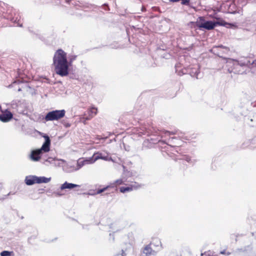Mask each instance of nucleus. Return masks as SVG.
I'll use <instances>...</instances> for the list:
<instances>
[{
	"label": "nucleus",
	"instance_id": "37",
	"mask_svg": "<svg viewBox=\"0 0 256 256\" xmlns=\"http://www.w3.org/2000/svg\"><path fill=\"white\" fill-rule=\"evenodd\" d=\"M36 36H38L39 38H41L40 36H39L38 34H36Z\"/></svg>",
	"mask_w": 256,
	"mask_h": 256
},
{
	"label": "nucleus",
	"instance_id": "33",
	"mask_svg": "<svg viewBox=\"0 0 256 256\" xmlns=\"http://www.w3.org/2000/svg\"><path fill=\"white\" fill-rule=\"evenodd\" d=\"M72 0H65L66 2L68 4H69L70 2Z\"/></svg>",
	"mask_w": 256,
	"mask_h": 256
},
{
	"label": "nucleus",
	"instance_id": "43",
	"mask_svg": "<svg viewBox=\"0 0 256 256\" xmlns=\"http://www.w3.org/2000/svg\"><path fill=\"white\" fill-rule=\"evenodd\" d=\"M10 193L8 194L7 195H6V198L8 196L10 195Z\"/></svg>",
	"mask_w": 256,
	"mask_h": 256
},
{
	"label": "nucleus",
	"instance_id": "29",
	"mask_svg": "<svg viewBox=\"0 0 256 256\" xmlns=\"http://www.w3.org/2000/svg\"><path fill=\"white\" fill-rule=\"evenodd\" d=\"M200 256H210L209 254H207L206 252L202 253Z\"/></svg>",
	"mask_w": 256,
	"mask_h": 256
},
{
	"label": "nucleus",
	"instance_id": "18",
	"mask_svg": "<svg viewBox=\"0 0 256 256\" xmlns=\"http://www.w3.org/2000/svg\"><path fill=\"white\" fill-rule=\"evenodd\" d=\"M92 160L93 163H94L96 160L98 159H102L104 160H108V156H104L102 153L97 152L94 154L92 156Z\"/></svg>",
	"mask_w": 256,
	"mask_h": 256
},
{
	"label": "nucleus",
	"instance_id": "6",
	"mask_svg": "<svg viewBox=\"0 0 256 256\" xmlns=\"http://www.w3.org/2000/svg\"><path fill=\"white\" fill-rule=\"evenodd\" d=\"M176 72L180 76H182L186 74H190L192 77L198 78V75L200 74V67L198 65H194L184 67L181 68L180 64H177L175 66Z\"/></svg>",
	"mask_w": 256,
	"mask_h": 256
},
{
	"label": "nucleus",
	"instance_id": "13",
	"mask_svg": "<svg viewBox=\"0 0 256 256\" xmlns=\"http://www.w3.org/2000/svg\"><path fill=\"white\" fill-rule=\"evenodd\" d=\"M219 48H223L226 50L228 51L229 48L228 47L224 46L222 44H220L218 46H214L212 49L210 50V52L218 56L219 57H222V54H223V52L222 51H220L218 50Z\"/></svg>",
	"mask_w": 256,
	"mask_h": 256
},
{
	"label": "nucleus",
	"instance_id": "14",
	"mask_svg": "<svg viewBox=\"0 0 256 256\" xmlns=\"http://www.w3.org/2000/svg\"><path fill=\"white\" fill-rule=\"evenodd\" d=\"M140 185L137 184L136 182H134V184H132L128 186H121L120 188V191L122 193H124L126 192H130L133 190H136L138 188H140Z\"/></svg>",
	"mask_w": 256,
	"mask_h": 256
},
{
	"label": "nucleus",
	"instance_id": "42",
	"mask_svg": "<svg viewBox=\"0 0 256 256\" xmlns=\"http://www.w3.org/2000/svg\"><path fill=\"white\" fill-rule=\"evenodd\" d=\"M112 140H110V142H109V143H110V142H112Z\"/></svg>",
	"mask_w": 256,
	"mask_h": 256
},
{
	"label": "nucleus",
	"instance_id": "32",
	"mask_svg": "<svg viewBox=\"0 0 256 256\" xmlns=\"http://www.w3.org/2000/svg\"><path fill=\"white\" fill-rule=\"evenodd\" d=\"M122 256H126V254H125V252H124L123 250H122Z\"/></svg>",
	"mask_w": 256,
	"mask_h": 256
},
{
	"label": "nucleus",
	"instance_id": "17",
	"mask_svg": "<svg viewBox=\"0 0 256 256\" xmlns=\"http://www.w3.org/2000/svg\"><path fill=\"white\" fill-rule=\"evenodd\" d=\"M36 176L34 175H29L26 176L24 180L26 184L28 186H32L35 184H36Z\"/></svg>",
	"mask_w": 256,
	"mask_h": 256
},
{
	"label": "nucleus",
	"instance_id": "44",
	"mask_svg": "<svg viewBox=\"0 0 256 256\" xmlns=\"http://www.w3.org/2000/svg\"><path fill=\"white\" fill-rule=\"evenodd\" d=\"M230 12V13H232V14H234V12Z\"/></svg>",
	"mask_w": 256,
	"mask_h": 256
},
{
	"label": "nucleus",
	"instance_id": "20",
	"mask_svg": "<svg viewBox=\"0 0 256 256\" xmlns=\"http://www.w3.org/2000/svg\"><path fill=\"white\" fill-rule=\"evenodd\" d=\"M150 130H148L146 127H142L140 129V131L138 132V134L140 135H147L148 136L150 134Z\"/></svg>",
	"mask_w": 256,
	"mask_h": 256
},
{
	"label": "nucleus",
	"instance_id": "26",
	"mask_svg": "<svg viewBox=\"0 0 256 256\" xmlns=\"http://www.w3.org/2000/svg\"><path fill=\"white\" fill-rule=\"evenodd\" d=\"M220 253L221 254H226V255H228V256L230 255V254H231V253H230V252H226V251H225L224 250H222V251H221V252H220Z\"/></svg>",
	"mask_w": 256,
	"mask_h": 256
},
{
	"label": "nucleus",
	"instance_id": "19",
	"mask_svg": "<svg viewBox=\"0 0 256 256\" xmlns=\"http://www.w3.org/2000/svg\"><path fill=\"white\" fill-rule=\"evenodd\" d=\"M36 184L48 183L51 180V178H46L45 176H36Z\"/></svg>",
	"mask_w": 256,
	"mask_h": 256
},
{
	"label": "nucleus",
	"instance_id": "36",
	"mask_svg": "<svg viewBox=\"0 0 256 256\" xmlns=\"http://www.w3.org/2000/svg\"><path fill=\"white\" fill-rule=\"evenodd\" d=\"M57 195L60 196H62V194H60V193L58 192L57 193Z\"/></svg>",
	"mask_w": 256,
	"mask_h": 256
},
{
	"label": "nucleus",
	"instance_id": "45",
	"mask_svg": "<svg viewBox=\"0 0 256 256\" xmlns=\"http://www.w3.org/2000/svg\"><path fill=\"white\" fill-rule=\"evenodd\" d=\"M15 83H16V81H15V82H14V84H15Z\"/></svg>",
	"mask_w": 256,
	"mask_h": 256
},
{
	"label": "nucleus",
	"instance_id": "31",
	"mask_svg": "<svg viewBox=\"0 0 256 256\" xmlns=\"http://www.w3.org/2000/svg\"><path fill=\"white\" fill-rule=\"evenodd\" d=\"M168 0L170 2H176L180 1V0Z\"/></svg>",
	"mask_w": 256,
	"mask_h": 256
},
{
	"label": "nucleus",
	"instance_id": "7",
	"mask_svg": "<svg viewBox=\"0 0 256 256\" xmlns=\"http://www.w3.org/2000/svg\"><path fill=\"white\" fill-rule=\"evenodd\" d=\"M66 114V110H53L48 112L45 115L44 119L46 122L58 120L63 118Z\"/></svg>",
	"mask_w": 256,
	"mask_h": 256
},
{
	"label": "nucleus",
	"instance_id": "35",
	"mask_svg": "<svg viewBox=\"0 0 256 256\" xmlns=\"http://www.w3.org/2000/svg\"><path fill=\"white\" fill-rule=\"evenodd\" d=\"M246 1H252V2H256V0H246Z\"/></svg>",
	"mask_w": 256,
	"mask_h": 256
},
{
	"label": "nucleus",
	"instance_id": "38",
	"mask_svg": "<svg viewBox=\"0 0 256 256\" xmlns=\"http://www.w3.org/2000/svg\"><path fill=\"white\" fill-rule=\"evenodd\" d=\"M254 141H256V136L252 140Z\"/></svg>",
	"mask_w": 256,
	"mask_h": 256
},
{
	"label": "nucleus",
	"instance_id": "12",
	"mask_svg": "<svg viewBox=\"0 0 256 256\" xmlns=\"http://www.w3.org/2000/svg\"><path fill=\"white\" fill-rule=\"evenodd\" d=\"M13 118V114L8 110L2 112L0 114V120L3 122H7Z\"/></svg>",
	"mask_w": 256,
	"mask_h": 256
},
{
	"label": "nucleus",
	"instance_id": "22",
	"mask_svg": "<svg viewBox=\"0 0 256 256\" xmlns=\"http://www.w3.org/2000/svg\"><path fill=\"white\" fill-rule=\"evenodd\" d=\"M12 254H13L12 251L4 250L0 252V256H10Z\"/></svg>",
	"mask_w": 256,
	"mask_h": 256
},
{
	"label": "nucleus",
	"instance_id": "5",
	"mask_svg": "<svg viewBox=\"0 0 256 256\" xmlns=\"http://www.w3.org/2000/svg\"><path fill=\"white\" fill-rule=\"evenodd\" d=\"M177 133V130L170 132L164 130L160 132L159 136L161 138H164L162 144H166L164 148V149L167 150L169 146H178L180 144V140L176 136H171L172 135L176 134Z\"/></svg>",
	"mask_w": 256,
	"mask_h": 256
},
{
	"label": "nucleus",
	"instance_id": "2",
	"mask_svg": "<svg viewBox=\"0 0 256 256\" xmlns=\"http://www.w3.org/2000/svg\"><path fill=\"white\" fill-rule=\"evenodd\" d=\"M232 64L228 70L230 73L233 72L236 74H246L248 69L256 67V60L252 62L248 58H244L239 60H232V62H229V64Z\"/></svg>",
	"mask_w": 256,
	"mask_h": 256
},
{
	"label": "nucleus",
	"instance_id": "4",
	"mask_svg": "<svg viewBox=\"0 0 256 256\" xmlns=\"http://www.w3.org/2000/svg\"><path fill=\"white\" fill-rule=\"evenodd\" d=\"M44 142L40 148L32 150L29 156L30 159L33 162H38L42 158L44 152H48L50 150V140L48 136L45 134L44 136Z\"/></svg>",
	"mask_w": 256,
	"mask_h": 256
},
{
	"label": "nucleus",
	"instance_id": "28",
	"mask_svg": "<svg viewBox=\"0 0 256 256\" xmlns=\"http://www.w3.org/2000/svg\"><path fill=\"white\" fill-rule=\"evenodd\" d=\"M36 238V236H31L30 237L28 238V242L29 243H31V240H32V239H35Z\"/></svg>",
	"mask_w": 256,
	"mask_h": 256
},
{
	"label": "nucleus",
	"instance_id": "1",
	"mask_svg": "<svg viewBox=\"0 0 256 256\" xmlns=\"http://www.w3.org/2000/svg\"><path fill=\"white\" fill-rule=\"evenodd\" d=\"M76 58V56L72 55L68 59L66 53L62 49H58L53 57V65L56 73L61 76H68L70 66Z\"/></svg>",
	"mask_w": 256,
	"mask_h": 256
},
{
	"label": "nucleus",
	"instance_id": "25",
	"mask_svg": "<svg viewBox=\"0 0 256 256\" xmlns=\"http://www.w3.org/2000/svg\"><path fill=\"white\" fill-rule=\"evenodd\" d=\"M124 182V181L122 179L120 178V179H118L114 181V182L113 184H117V185H120V184H122Z\"/></svg>",
	"mask_w": 256,
	"mask_h": 256
},
{
	"label": "nucleus",
	"instance_id": "23",
	"mask_svg": "<svg viewBox=\"0 0 256 256\" xmlns=\"http://www.w3.org/2000/svg\"><path fill=\"white\" fill-rule=\"evenodd\" d=\"M61 124L66 128H68L71 126V124L68 122L67 120H62Z\"/></svg>",
	"mask_w": 256,
	"mask_h": 256
},
{
	"label": "nucleus",
	"instance_id": "11",
	"mask_svg": "<svg viewBox=\"0 0 256 256\" xmlns=\"http://www.w3.org/2000/svg\"><path fill=\"white\" fill-rule=\"evenodd\" d=\"M42 160H44L42 163L46 165V162H48L50 164H53L56 166H60V164L59 162H65V160L62 159H58L56 157L53 158L52 156H49L46 158H42Z\"/></svg>",
	"mask_w": 256,
	"mask_h": 256
},
{
	"label": "nucleus",
	"instance_id": "41",
	"mask_svg": "<svg viewBox=\"0 0 256 256\" xmlns=\"http://www.w3.org/2000/svg\"><path fill=\"white\" fill-rule=\"evenodd\" d=\"M0 111H2V106L0 105Z\"/></svg>",
	"mask_w": 256,
	"mask_h": 256
},
{
	"label": "nucleus",
	"instance_id": "27",
	"mask_svg": "<svg viewBox=\"0 0 256 256\" xmlns=\"http://www.w3.org/2000/svg\"><path fill=\"white\" fill-rule=\"evenodd\" d=\"M110 240H112V242H114V234H110Z\"/></svg>",
	"mask_w": 256,
	"mask_h": 256
},
{
	"label": "nucleus",
	"instance_id": "16",
	"mask_svg": "<svg viewBox=\"0 0 256 256\" xmlns=\"http://www.w3.org/2000/svg\"><path fill=\"white\" fill-rule=\"evenodd\" d=\"M80 186L78 184L70 183L67 182H65L63 184H62L60 187V189L61 190H64L65 189L72 190L74 188H80Z\"/></svg>",
	"mask_w": 256,
	"mask_h": 256
},
{
	"label": "nucleus",
	"instance_id": "47",
	"mask_svg": "<svg viewBox=\"0 0 256 256\" xmlns=\"http://www.w3.org/2000/svg\"><path fill=\"white\" fill-rule=\"evenodd\" d=\"M114 141H116V138H115L114 139Z\"/></svg>",
	"mask_w": 256,
	"mask_h": 256
},
{
	"label": "nucleus",
	"instance_id": "48",
	"mask_svg": "<svg viewBox=\"0 0 256 256\" xmlns=\"http://www.w3.org/2000/svg\"><path fill=\"white\" fill-rule=\"evenodd\" d=\"M2 198H0V200H1Z\"/></svg>",
	"mask_w": 256,
	"mask_h": 256
},
{
	"label": "nucleus",
	"instance_id": "40",
	"mask_svg": "<svg viewBox=\"0 0 256 256\" xmlns=\"http://www.w3.org/2000/svg\"><path fill=\"white\" fill-rule=\"evenodd\" d=\"M21 90H21V88H19L18 89V91H19V92H20V91H21Z\"/></svg>",
	"mask_w": 256,
	"mask_h": 256
},
{
	"label": "nucleus",
	"instance_id": "21",
	"mask_svg": "<svg viewBox=\"0 0 256 256\" xmlns=\"http://www.w3.org/2000/svg\"><path fill=\"white\" fill-rule=\"evenodd\" d=\"M113 187H114V186H112V185L107 186H105L102 188H100V189L96 191V194H100L103 192H104L105 190H106L108 188H113Z\"/></svg>",
	"mask_w": 256,
	"mask_h": 256
},
{
	"label": "nucleus",
	"instance_id": "9",
	"mask_svg": "<svg viewBox=\"0 0 256 256\" xmlns=\"http://www.w3.org/2000/svg\"><path fill=\"white\" fill-rule=\"evenodd\" d=\"M163 140L159 138H148L145 140L142 143V149L145 148H151L154 146V145L158 143L159 144H162Z\"/></svg>",
	"mask_w": 256,
	"mask_h": 256
},
{
	"label": "nucleus",
	"instance_id": "30",
	"mask_svg": "<svg viewBox=\"0 0 256 256\" xmlns=\"http://www.w3.org/2000/svg\"><path fill=\"white\" fill-rule=\"evenodd\" d=\"M248 120H250V122L252 121V118H250L248 117L245 116L244 117V120L248 121Z\"/></svg>",
	"mask_w": 256,
	"mask_h": 256
},
{
	"label": "nucleus",
	"instance_id": "34",
	"mask_svg": "<svg viewBox=\"0 0 256 256\" xmlns=\"http://www.w3.org/2000/svg\"><path fill=\"white\" fill-rule=\"evenodd\" d=\"M236 251H238V252H241V251L242 252V251L243 252L244 250L242 248H241V249L238 248V249L236 250Z\"/></svg>",
	"mask_w": 256,
	"mask_h": 256
},
{
	"label": "nucleus",
	"instance_id": "46",
	"mask_svg": "<svg viewBox=\"0 0 256 256\" xmlns=\"http://www.w3.org/2000/svg\"><path fill=\"white\" fill-rule=\"evenodd\" d=\"M111 226H112V224H110V228H112V227H111Z\"/></svg>",
	"mask_w": 256,
	"mask_h": 256
},
{
	"label": "nucleus",
	"instance_id": "15",
	"mask_svg": "<svg viewBox=\"0 0 256 256\" xmlns=\"http://www.w3.org/2000/svg\"><path fill=\"white\" fill-rule=\"evenodd\" d=\"M142 256H150L155 255L156 252L153 250L150 246V244L146 245L142 250Z\"/></svg>",
	"mask_w": 256,
	"mask_h": 256
},
{
	"label": "nucleus",
	"instance_id": "24",
	"mask_svg": "<svg viewBox=\"0 0 256 256\" xmlns=\"http://www.w3.org/2000/svg\"><path fill=\"white\" fill-rule=\"evenodd\" d=\"M183 159L189 163H194L196 160L192 159V158L188 156H184Z\"/></svg>",
	"mask_w": 256,
	"mask_h": 256
},
{
	"label": "nucleus",
	"instance_id": "8",
	"mask_svg": "<svg viewBox=\"0 0 256 256\" xmlns=\"http://www.w3.org/2000/svg\"><path fill=\"white\" fill-rule=\"evenodd\" d=\"M92 164H93V162L92 157L86 158V159H84L83 158H79L77 161L76 166H70V168H72V170H71L68 171V172H72L74 171L78 170L84 165Z\"/></svg>",
	"mask_w": 256,
	"mask_h": 256
},
{
	"label": "nucleus",
	"instance_id": "10",
	"mask_svg": "<svg viewBox=\"0 0 256 256\" xmlns=\"http://www.w3.org/2000/svg\"><path fill=\"white\" fill-rule=\"evenodd\" d=\"M4 17L8 20H10L14 24H16V26L20 27L22 26V24L21 23L20 20L18 18V15H16L15 14L14 16H13L12 14L10 12L8 14H6L4 16Z\"/></svg>",
	"mask_w": 256,
	"mask_h": 256
},
{
	"label": "nucleus",
	"instance_id": "39",
	"mask_svg": "<svg viewBox=\"0 0 256 256\" xmlns=\"http://www.w3.org/2000/svg\"><path fill=\"white\" fill-rule=\"evenodd\" d=\"M142 11H144V10H146V9H145L144 8H142Z\"/></svg>",
	"mask_w": 256,
	"mask_h": 256
},
{
	"label": "nucleus",
	"instance_id": "3",
	"mask_svg": "<svg viewBox=\"0 0 256 256\" xmlns=\"http://www.w3.org/2000/svg\"><path fill=\"white\" fill-rule=\"evenodd\" d=\"M214 18L218 20L216 22L206 20L204 16H199L196 24L200 29L202 28L208 30L214 29L217 26H226L228 28H232L236 26L234 24L226 22L220 18L215 17Z\"/></svg>",
	"mask_w": 256,
	"mask_h": 256
}]
</instances>
